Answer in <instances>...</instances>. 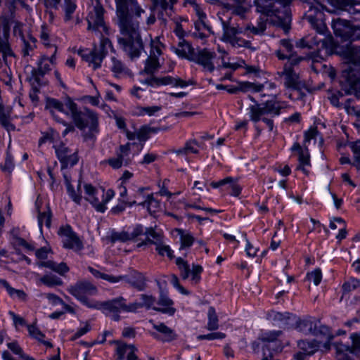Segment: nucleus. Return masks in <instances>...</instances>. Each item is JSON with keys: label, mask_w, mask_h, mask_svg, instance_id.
I'll return each mask as SVG.
<instances>
[{"label": "nucleus", "mask_w": 360, "mask_h": 360, "mask_svg": "<svg viewBox=\"0 0 360 360\" xmlns=\"http://www.w3.org/2000/svg\"><path fill=\"white\" fill-rule=\"evenodd\" d=\"M292 0H255L257 11L267 16L277 15L278 8L275 7V3L279 2L283 6L289 4Z\"/></svg>", "instance_id": "19"}, {"label": "nucleus", "mask_w": 360, "mask_h": 360, "mask_svg": "<svg viewBox=\"0 0 360 360\" xmlns=\"http://www.w3.org/2000/svg\"><path fill=\"white\" fill-rule=\"evenodd\" d=\"M141 300L142 302L138 303L140 305L139 308L145 307L147 309L152 308L153 309V307H155L153 305L155 302V298L152 295L142 294L141 295Z\"/></svg>", "instance_id": "47"}, {"label": "nucleus", "mask_w": 360, "mask_h": 360, "mask_svg": "<svg viewBox=\"0 0 360 360\" xmlns=\"http://www.w3.org/2000/svg\"><path fill=\"white\" fill-rule=\"evenodd\" d=\"M11 108H5L0 103V124L8 131L15 129L14 125L11 123Z\"/></svg>", "instance_id": "26"}, {"label": "nucleus", "mask_w": 360, "mask_h": 360, "mask_svg": "<svg viewBox=\"0 0 360 360\" xmlns=\"http://www.w3.org/2000/svg\"><path fill=\"white\" fill-rule=\"evenodd\" d=\"M85 200L89 202L96 211L104 212L105 205L114 197L115 192L108 189L106 193L103 188L96 189L91 184L84 186Z\"/></svg>", "instance_id": "7"}, {"label": "nucleus", "mask_w": 360, "mask_h": 360, "mask_svg": "<svg viewBox=\"0 0 360 360\" xmlns=\"http://www.w3.org/2000/svg\"><path fill=\"white\" fill-rule=\"evenodd\" d=\"M54 148L58 158L63 164V168L73 166L77 162V152H72L64 143H61L58 146H54Z\"/></svg>", "instance_id": "18"}, {"label": "nucleus", "mask_w": 360, "mask_h": 360, "mask_svg": "<svg viewBox=\"0 0 360 360\" xmlns=\"http://www.w3.org/2000/svg\"><path fill=\"white\" fill-rule=\"evenodd\" d=\"M145 190V188H139L135 193V194L134 195V200H131V201H124L123 203L127 205H129V207L134 205H139V202L138 201L141 202L143 200H144L146 198V196H145L143 195V191Z\"/></svg>", "instance_id": "44"}, {"label": "nucleus", "mask_w": 360, "mask_h": 360, "mask_svg": "<svg viewBox=\"0 0 360 360\" xmlns=\"http://www.w3.org/2000/svg\"><path fill=\"white\" fill-rule=\"evenodd\" d=\"M23 44L22 47V53L24 57L28 56L30 55V53L33 51L35 48L34 41H32L31 44L30 41L23 39Z\"/></svg>", "instance_id": "56"}, {"label": "nucleus", "mask_w": 360, "mask_h": 360, "mask_svg": "<svg viewBox=\"0 0 360 360\" xmlns=\"http://www.w3.org/2000/svg\"><path fill=\"white\" fill-rule=\"evenodd\" d=\"M39 281L48 287L62 285L63 281L58 276L53 274H46L40 278Z\"/></svg>", "instance_id": "37"}, {"label": "nucleus", "mask_w": 360, "mask_h": 360, "mask_svg": "<svg viewBox=\"0 0 360 360\" xmlns=\"http://www.w3.org/2000/svg\"><path fill=\"white\" fill-rule=\"evenodd\" d=\"M50 61L49 58L42 56L38 62L37 68L32 70V78L38 84H41V78L49 71Z\"/></svg>", "instance_id": "22"}, {"label": "nucleus", "mask_w": 360, "mask_h": 360, "mask_svg": "<svg viewBox=\"0 0 360 360\" xmlns=\"http://www.w3.org/2000/svg\"><path fill=\"white\" fill-rule=\"evenodd\" d=\"M298 346L303 352H306L308 356L314 354L319 347L316 342L301 340L298 342Z\"/></svg>", "instance_id": "36"}, {"label": "nucleus", "mask_w": 360, "mask_h": 360, "mask_svg": "<svg viewBox=\"0 0 360 360\" xmlns=\"http://www.w3.org/2000/svg\"><path fill=\"white\" fill-rule=\"evenodd\" d=\"M68 291L88 308L98 307V301L88 297L98 292L97 288L91 283L87 281H77L75 284L70 285Z\"/></svg>", "instance_id": "6"}, {"label": "nucleus", "mask_w": 360, "mask_h": 360, "mask_svg": "<svg viewBox=\"0 0 360 360\" xmlns=\"http://www.w3.org/2000/svg\"><path fill=\"white\" fill-rule=\"evenodd\" d=\"M176 264L179 270L180 276L183 280L191 278V283L195 285L200 282L201 279L200 275L203 271L202 266L193 264L192 269H191L187 261L181 257H177L176 259Z\"/></svg>", "instance_id": "11"}, {"label": "nucleus", "mask_w": 360, "mask_h": 360, "mask_svg": "<svg viewBox=\"0 0 360 360\" xmlns=\"http://www.w3.org/2000/svg\"><path fill=\"white\" fill-rule=\"evenodd\" d=\"M230 44L233 47H250V42L237 36L231 41Z\"/></svg>", "instance_id": "59"}, {"label": "nucleus", "mask_w": 360, "mask_h": 360, "mask_svg": "<svg viewBox=\"0 0 360 360\" xmlns=\"http://www.w3.org/2000/svg\"><path fill=\"white\" fill-rule=\"evenodd\" d=\"M58 234L63 238V247L72 249L75 251H79L82 249V241L77 236L70 226H62L58 230Z\"/></svg>", "instance_id": "14"}, {"label": "nucleus", "mask_w": 360, "mask_h": 360, "mask_svg": "<svg viewBox=\"0 0 360 360\" xmlns=\"http://www.w3.org/2000/svg\"><path fill=\"white\" fill-rule=\"evenodd\" d=\"M350 340L352 341L351 345L341 344L340 347H342L343 350L359 356L360 354V335L354 333L350 335Z\"/></svg>", "instance_id": "28"}, {"label": "nucleus", "mask_w": 360, "mask_h": 360, "mask_svg": "<svg viewBox=\"0 0 360 360\" xmlns=\"http://www.w3.org/2000/svg\"><path fill=\"white\" fill-rule=\"evenodd\" d=\"M216 54L214 52L207 49H202L198 50L196 53L195 52L193 56L191 57V60L202 65L204 69L209 72H212L214 70L212 59L214 58Z\"/></svg>", "instance_id": "17"}, {"label": "nucleus", "mask_w": 360, "mask_h": 360, "mask_svg": "<svg viewBox=\"0 0 360 360\" xmlns=\"http://www.w3.org/2000/svg\"><path fill=\"white\" fill-rule=\"evenodd\" d=\"M156 250L158 252V254L161 256L167 255L169 259H172L174 257L172 255V250L170 247L167 245L164 244L163 241L160 243L158 245H156Z\"/></svg>", "instance_id": "48"}, {"label": "nucleus", "mask_w": 360, "mask_h": 360, "mask_svg": "<svg viewBox=\"0 0 360 360\" xmlns=\"http://www.w3.org/2000/svg\"><path fill=\"white\" fill-rule=\"evenodd\" d=\"M133 345H127L125 343L120 342L117 344L116 352L118 356L117 360H122L126 353L128 354L129 349H133Z\"/></svg>", "instance_id": "46"}, {"label": "nucleus", "mask_w": 360, "mask_h": 360, "mask_svg": "<svg viewBox=\"0 0 360 360\" xmlns=\"http://www.w3.org/2000/svg\"><path fill=\"white\" fill-rule=\"evenodd\" d=\"M160 67L158 58L157 56H149L145 63V68L143 72L149 75H153Z\"/></svg>", "instance_id": "33"}, {"label": "nucleus", "mask_w": 360, "mask_h": 360, "mask_svg": "<svg viewBox=\"0 0 360 360\" xmlns=\"http://www.w3.org/2000/svg\"><path fill=\"white\" fill-rule=\"evenodd\" d=\"M161 46L162 44H160L158 39H152L150 42L151 49L150 52V56H157V58H158V56L162 54V51L160 49Z\"/></svg>", "instance_id": "54"}, {"label": "nucleus", "mask_w": 360, "mask_h": 360, "mask_svg": "<svg viewBox=\"0 0 360 360\" xmlns=\"http://www.w3.org/2000/svg\"><path fill=\"white\" fill-rule=\"evenodd\" d=\"M88 269L95 277L101 278L112 283H118L121 281H127L128 283L131 284L133 286L137 288L140 290H143L145 287L144 278L141 274H138V281L136 282H132L128 280L126 276H115L112 275H109L105 273L100 272L99 271L94 269L91 266H89Z\"/></svg>", "instance_id": "13"}, {"label": "nucleus", "mask_w": 360, "mask_h": 360, "mask_svg": "<svg viewBox=\"0 0 360 360\" xmlns=\"http://www.w3.org/2000/svg\"><path fill=\"white\" fill-rule=\"evenodd\" d=\"M276 88L274 83L266 82L264 84H255L249 82H240L238 85V90L246 92L252 90L254 92L261 93V96L264 97L274 96L271 92Z\"/></svg>", "instance_id": "16"}, {"label": "nucleus", "mask_w": 360, "mask_h": 360, "mask_svg": "<svg viewBox=\"0 0 360 360\" xmlns=\"http://www.w3.org/2000/svg\"><path fill=\"white\" fill-rule=\"evenodd\" d=\"M290 314L288 312L281 313V312H274L273 313V319L274 321H278L283 322L284 323H287V321L290 319Z\"/></svg>", "instance_id": "62"}, {"label": "nucleus", "mask_w": 360, "mask_h": 360, "mask_svg": "<svg viewBox=\"0 0 360 360\" xmlns=\"http://www.w3.org/2000/svg\"><path fill=\"white\" fill-rule=\"evenodd\" d=\"M297 329L305 335H321L330 338L329 328L321 325L320 321L314 318H307L300 320L297 323Z\"/></svg>", "instance_id": "10"}, {"label": "nucleus", "mask_w": 360, "mask_h": 360, "mask_svg": "<svg viewBox=\"0 0 360 360\" xmlns=\"http://www.w3.org/2000/svg\"><path fill=\"white\" fill-rule=\"evenodd\" d=\"M218 317L213 307H210L208 310V323L207 329L209 330H215L218 329Z\"/></svg>", "instance_id": "41"}, {"label": "nucleus", "mask_w": 360, "mask_h": 360, "mask_svg": "<svg viewBox=\"0 0 360 360\" xmlns=\"http://www.w3.org/2000/svg\"><path fill=\"white\" fill-rule=\"evenodd\" d=\"M38 210V224L39 229L41 232H42V226L44 224L45 226L48 229L51 226V212L49 207H46V210L44 211H41L39 210V207H37Z\"/></svg>", "instance_id": "31"}, {"label": "nucleus", "mask_w": 360, "mask_h": 360, "mask_svg": "<svg viewBox=\"0 0 360 360\" xmlns=\"http://www.w3.org/2000/svg\"><path fill=\"white\" fill-rule=\"evenodd\" d=\"M281 331H269L261 335L259 338L260 340L264 342H266L262 347V352L268 347L269 345H272L271 347L276 348L278 346L282 347L281 343L276 341L277 338L281 335Z\"/></svg>", "instance_id": "24"}, {"label": "nucleus", "mask_w": 360, "mask_h": 360, "mask_svg": "<svg viewBox=\"0 0 360 360\" xmlns=\"http://www.w3.org/2000/svg\"><path fill=\"white\" fill-rule=\"evenodd\" d=\"M307 19L312 27L315 29L317 32L323 34L326 32V26L322 20L314 17L312 15H308Z\"/></svg>", "instance_id": "40"}, {"label": "nucleus", "mask_w": 360, "mask_h": 360, "mask_svg": "<svg viewBox=\"0 0 360 360\" xmlns=\"http://www.w3.org/2000/svg\"><path fill=\"white\" fill-rule=\"evenodd\" d=\"M266 21L267 18L262 17L259 18V21L258 22L257 27L251 25H248L245 30H250V32H252L254 34H262L266 30Z\"/></svg>", "instance_id": "38"}, {"label": "nucleus", "mask_w": 360, "mask_h": 360, "mask_svg": "<svg viewBox=\"0 0 360 360\" xmlns=\"http://www.w3.org/2000/svg\"><path fill=\"white\" fill-rule=\"evenodd\" d=\"M37 265L39 267L49 268L51 270L58 273L60 276H65V274L69 271V267L65 262L57 264L53 261L48 260L39 262L37 263Z\"/></svg>", "instance_id": "25"}, {"label": "nucleus", "mask_w": 360, "mask_h": 360, "mask_svg": "<svg viewBox=\"0 0 360 360\" xmlns=\"http://www.w3.org/2000/svg\"><path fill=\"white\" fill-rule=\"evenodd\" d=\"M139 205L146 207L148 212L150 214L156 213L160 209V202L154 198L153 194L146 195V198L144 200L139 202Z\"/></svg>", "instance_id": "30"}, {"label": "nucleus", "mask_w": 360, "mask_h": 360, "mask_svg": "<svg viewBox=\"0 0 360 360\" xmlns=\"http://www.w3.org/2000/svg\"><path fill=\"white\" fill-rule=\"evenodd\" d=\"M28 332L30 336L37 339L38 341H42L44 335L34 325L27 326Z\"/></svg>", "instance_id": "51"}, {"label": "nucleus", "mask_w": 360, "mask_h": 360, "mask_svg": "<svg viewBox=\"0 0 360 360\" xmlns=\"http://www.w3.org/2000/svg\"><path fill=\"white\" fill-rule=\"evenodd\" d=\"M226 337V335L221 332L212 333L207 335H200L198 336V339L201 340H215V339H223Z\"/></svg>", "instance_id": "57"}, {"label": "nucleus", "mask_w": 360, "mask_h": 360, "mask_svg": "<svg viewBox=\"0 0 360 360\" xmlns=\"http://www.w3.org/2000/svg\"><path fill=\"white\" fill-rule=\"evenodd\" d=\"M153 327L158 332L161 333V335H159L155 332L150 333L151 335L158 340L170 342L175 340L176 338V335L174 333V330L162 323H153Z\"/></svg>", "instance_id": "21"}, {"label": "nucleus", "mask_w": 360, "mask_h": 360, "mask_svg": "<svg viewBox=\"0 0 360 360\" xmlns=\"http://www.w3.org/2000/svg\"><path fill=\"white\" fill-rule=\"evenodd\" d=\"M111 70L115 76L119 77L122 75H126L129 72L128 68L122 63L121 60L112 57V59Z\"/></svg>", "instance_id": "35"}, {"label": "nucleus", "mask_w": 360, "mask_h": 360, "mask_svg": "<svg viewBox=\"0 0 360 360\" xmlns=\"http://www.w3.org/2000/svg\"><path fill=\"white\" fill-rule=\"evenodd\" d=\"M351 149L353 152L354 162L352 165L360 170V146L358 143H352Z\"/></svg>", "instance_id": "45"}, {"label": "nucleus", "mask_w": 360, "mask_h": 360, "mask_svg": "<svg viewBox=\"0 0 360 360\" xmlns=\"http://www.w3.org/2000/svg\"><path fill=\"white\" fill-rule=\"evenodd\" d=\"M173 304V301L162 291L158 301V304L161 307H153V309L165 314L173 315L176 311V309L172 307Z\"/></svg>", "instance_id": "23"}, {"label": "nucleus", "mask_w": 360, "mask_h": 360, "mask_svg": "<svg viewBox=\"0 0 360 360\" xmlns=\"http://www.w3.org/2000/svg\"><path fill=\"white\" fill-rule=\"evenodd\" d=\"M76 8V4L72 0H64L65 21H69L72 18V14L74 13Z\"/></svg>", "instance_id": "43"}, {"label": "nucleus", "mask_w": 360, "mask_h": 360, "mask_svg": "<svg viewBox=\"0 0 360 360\" xmlns=\"http://www.w3.org/2000/svg\"><path fill=\"white\" fill-rule=\"evenodd\" d=\"M155 6H160L163 10L170 8L175 0H151Z\"/></svg>", "instance_id": "60"}, {"label": "nucleus", "mask_w": 360, "mask_h": 360, "mask_svg": "<svg viewBox=\"0 0 360 360\" xmlns=\"http://www.w3.org/2000/svg\"><path fill=\"white\" fill-rule=\"evenodd\" d=\"M104 34H101L99 44L95 45L92 51L87 53L82 54V57L92 65L93 69L96 70L101 66V64L108 53V49H112V44L108 38Z\"/></svg>", "instance_id": "8"}, {"label": "nucleus", "mask_w": 360, "mask_h": 360, "mask_svg": "<svg viewBox=\"0 0 360 360\" xmlns=\"http://www.w3.org/2000/svg\"><path fill=\"white\" fill-rule=\"evenodd\" d=\"M129 240H131L130 235L124 231L113 233L110 236L112 243H115L116 241L126 242Z\"/></svg>", "instance_id": "49"}, {"label": "nucleus", "mask_w": 360, "mask_h": 360, "mask_svg": "<svg viewBox=\"0 0 360 360\" xmlns=\"http://www.w3.org/2000/svg\"><path fill=\"white\" fill-rule=\"evenodd\" d=\"M283 108L280 102L271 100L262 104L252 105L249 107L250 120L254 122L262 120L267 126L269 131L274 129V121L271 117L278 115Z\"/></svg>", "instance_id": "4"}, {"label": "nucleus", "mask_w": 360, "mask_h": 360, "mask_svg": "<svg viewBox=\"0 0 360 360\" xmlns=\"http://www.w3.org/2000/svg\"><path fill=\"white\" fill-rule=\"evenodd\" d=\"M345 64L342 70L343 90L360 100V48L347 44L338 50Z\"/></svg>", "instance_id": "3"}, {"label": "nucleus", "mask_w": 360, "mask_h": 360, "mask_svg": "<svg viewBox=\"0 0 360 360\" xmlns=\"http://www.w3.org/2000/svg\"><path fill=\"white\" fill-rule=\"evenodd\" d=\"M181 246L179 250H182L186 248H189L192 245L194 241V238L189 233L181 234Z\"/></svg>", "instance_id": "50"}, {"label": "nucleus", "mask_w": 360, "mask_h": 360, "mask_svg": "<svg viewBox=\"0 0 360 360\" xmlns=\"http://www.w3.org/2000/svg\"><path fill=\"white\" fill-rule=\"evenodd\" d=\"M105 9L99 0H91L89 11L86 17L87 29L96 34H109L108 28L104 20Z\"/></svg>", "instance_id": "5"}, {"label": "nucleus", "mask_w": 360, "mask_h": 360, "mask_svg": "<svg viewBox=\"0 0 360 360\" xmlns=\"http://www.w3.org/2000/svg\"><path fill=\"white\" fill-rule=\"evenodd\" d=\"M47 108L50 109V112L53 116H55L56 110L66 115H71L75 125L82 131L84 140L94 139L95 134L98 132V117L92 111L78 110L77 104L70 98H67L64 103L54 98L49 99Z\"/></svg>", "instance_id": "2"}, {"label": "nucleus", "mask_w": 360, "mask_h": 360, "mask_svg": "<svg viewBox=\"0 0 360 360\" xmlns=\"http://www.w3.org/2000/svg\"><path fill=\"white\" fill-rule=\"evenodd\" d=\"M64 179L65 185L67 186L68 192L69 193L72 199L77 204L80 203L82 196L80 195V186H78V193L74 190L73 187L70 184V180L66 174H64Z\"/></svg>", "instance_id": "39"}, {"label": "nucleus", "mask_w": 360, "mask_h": 360, "mask_svg": "<svg viewBox=\"0 0 360 360\" xmlns=\"http://www.w3.org/2000/svg\"><path fill=\"white\" fill-rule=\"evenodd\" d=\"M146 236H150L151 244H154L155 246L159 245L161 242L163 241V235L160 232L156 231L153 228H147L144 232Z\"/></svg>", "instance_id": "42"}, {"label": "nucleus", "mask_w": 360, "mask_h": 360, "mask_svg": "<svg viewBox=\"0 0 360 360\" xmlns=\"http://www.w3.org/2000/svg\"><path fill=\"white\" fill-rule=\"evenodd\" d=\"M0 285L3 286L11 297H17L22 301L27 300V294L21 290H16L12 288L6 280H0Z\"/></svg>", "instance_id": "32"}, {"label": "nucleus", "mask_w": 360, "mask_h": 360, "mask_svg": "<svg viewBox=\"0 0 360 360\" xmlns=\"http://www.w3.org/2000/svg\"><path fill=\"white\" fill-rule=\"evenodd\" d=\"M333 30L336 36H340L345 40L360 39V34L356 33L360 30V25H352L346 20L342 19L334 20Z\"/></svg>", "instance_id": "12"}, {"label": "nucleus", "mask_w": 360, "mask_h": 360, "mask_svg": "<svg viewBox=\"0 0 360 360\" xmlns=\"http://www.w3.org/2000/svg\"><path fill=\"white\" fill-rule=\"evenodd\" d=\"M170 282L174 285V287L177 288L182 294H184V295L189 294V292L187 290H186L182 285H180L179 278L176 275L172 274L171 276Z\"/></svg>", "instance_id": "61"}, {"label": "nucleus", "mask_w": 360, "mask_h": 360, "mask_svg": "<svg viewBox=\"0 0 360 360\" xmlns=\"http://www.w3.org/2000/svg\"><path fill=\"white\" fill-rule=\"evenodd\" d=\"M345 350L340 347H337L336 360H354L349 354L344 352Z\"/></svg>", "instance_id": "64"}, {"label": "nucleus", "mask_w": 360, "mask_h": 360, "mask_svg": "<svg viewBox=\"0 0 360 360\" xmlns=\"http://www.w3.org/2000/svg\"><path fill=\"white\" fill-rule=\"evenodd\" d=\"M175 53L181 58H186L191 60V57L195 53L192 46L184 39H181L178 47L175 49Z\"/></svg>", "instance_id": "29"}, {"label": "nucleus", "mask_w": 360, "mask_h": 360, "mask_svg": "<svg viewBox=\"0 0 360 360\" xmlns=\"http://www.w3.org/2000/svg\"><path fill=\"white\" fill-rule=\"evenodd\" d=\"M299 166L298 169H301L306 175L309 174V171L305 168V166L310 165V159L308 149L304 148V150H300L298 153Z\"/></svg>", "instance_id": "34"}, {"label": "nucleus", "mask_w": 360, "mask_h": 360, "mask_svg": "<svg viewBox=\"0 0 360 360\" xmlns=\"http://www.w3.org/2000/svg\"><path fill=\"white\" fill-rule=\"evenodd\" d=\"M222 27L224 31L222 39L229 43H230L238 34L243 32L241 28L231 25L229 22L226 21H222Z\"/></svg>", "instance_id": "27"}, {"label": "nucleus", "mask_w": 360, "mask_h": 360, "mask_svg": "<svg viewBox=\"0 0 360 360\" xmlns=\"http://www.w3.org/2000/svg\"><path fill=\"white\" fill-rule=\"evenodd\" d=\"M117 25L121 36L118 44L131 58H139L144 50L139 32V20L146 11L137 0H115Z\"/></svg>", "instance_id": "1"}, {"label": "nucleus", "mask_w": 360, "mask_h": 360, "mask_svg": "<svg viewBox=\"0 0 360 360\" xmlns=\"http://www.w3.org/2000/svg\"><path fill=\"white\" fill-rule=\"evenodd\" d=\"M91 330V326L89 321H86L84 323V326L78 329V330L75 333V334L71 338V340L74 341L76 339L80 338L84 335L86 333H88Z\"/></svg>", "instance_id": "58"}, {"label": "nucleus", "mask_w": 360, "mask_h": 360, "mask_svg": "<svg viewBox=\"0 0 360 360\" xmlns=\"http://www.w3.org/2000/svg\"><path fill=\"white\" fill-rule=\"evenodd\" d=\"M126 165L128 164V160L127 159H123V155H118L116 158H111L108 160L109 165L114 169H118L122 167L123 162Z\"/></svg>", "instance_id": "53"}, {"label": "nucleus", "mask_w": 360, "mask_h": 360, "mask_svg": "<svg viewBox=\"0 0 360 360\" xmlns=\"http://www.w3.org/2000/svg\"><path fill=\"white\" fill-rule=\"evenodd\" d=\"M142 83L151 86H159L160 85H172L174 86L185 87L188 84H195L192 80L186 82L180 78H174L170 76H166L161 78L150 76V77L142 81Z\"/></svg>", "instance_id": "15"}, {"label": "nucleus", "mask_w": 360, "mask_h": 360, "mask_svg": "<svg viewBox=\"0 0 360 360\" xmlns=\"http://www.w3.org/2000/svg\"><path fill=\"white\" fill-rule=\"evenodd\" d=\"M319 135V131L316 128L311 127L304 134L305 143H309L311 139H316Z\"/></svg>", "instance_id": "63"}, {"label": "nucleus", "mask_w": 360, "mask_h": 360, "mask_svg": "<svg viewBox=\"0 0 360 360\" xmlns=\"http://www.w3.org/2000/svg\"><path fill=\"white\" fill-rule=\"evenodd\" d=\"M284 77V85L287 88L297 89L300 87L301 81L299 75L294 71L292 67L285 65L283 72L279 73Z\"/></svg>", "instance_id": "20"}, {"label": "nucleus", "mask_w": 360, "mask_h": 360, "mask_svg": "<svg viewBox=\"0 0 360 360\" xmlns=\"http://www.w3.org/2000/svg\"><path fill=\"white\" fill-rule=\"evenodd\" d=\"M229 188L231 189V195L238 196L241 192L242 188L237 184V180L231 177V181L226 182Z\"/></svg>", "instance_id": "55"}, {"label": "nucleus", "mask_w": 360, "mask_h": 360, "mask_svg": "<svg viewBox=\"0 0 360 360\" xmlns=\"http://www.w3.org/2000/svg\"><path fill=\"white\" fill-rule=\"evenodd\" d=\"M98 307L94 308L95 309H103L108 311L112 314V319L116 321L120 320V315L118 314L120 311H124L127 312H134L140 306L137 302L127 305L124 302V299L122 297L103 302L98 301Z\"/></svg>", "instance_id": "9"}, {"label": "nucleus", "mask_w": 360, "mask_h": 360, "mask_svg": "<svg viewBox=\"0 0 360 360\" xmlns=\"http://www.w3.org/2000/svg\"><path fill=\"white\" fill-rule=\"evenodd\" d=\"M307 278L312 281L316 285H318L322 278V274L320 269H316L314 271L307 274Z\"/></svg>", "instance_id": "52"}]
</instances>
